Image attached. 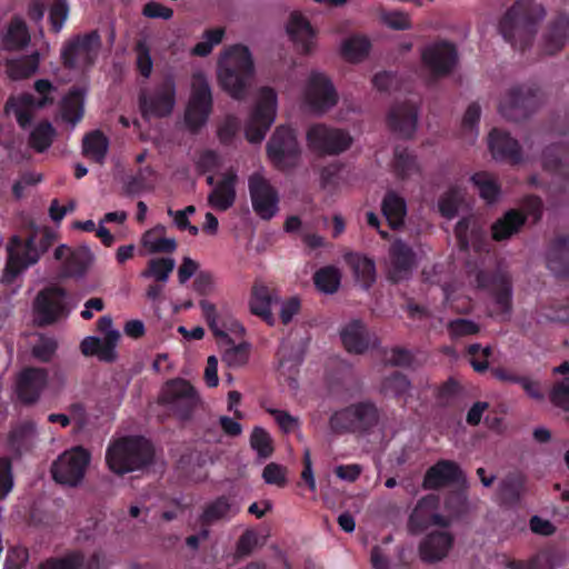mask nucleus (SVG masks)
<instances>
[{"mask_svg":"<svg viewBox=\"0 0 569 569\" xmlns=\"http://www.w3.org/2000/svg\"><path fill=\"white\" fill-rule=\"evenodd\" d=\"M287 32L302 53L307 54L312 51L316 33L309 20L301 13L293 12L290 16Z\"/></svg>","mask_w":569,"mask_h":569,"instance_id":"nucleus-32","label":"nucleus"},{"mask_svg":"<svg viewBox=\"0 0 569 569\" xmlns=\"http://www.w3.org/2000/svg\"><path fill=\"white\" fill-rule=\"evenodd\" d=\"M57 241V233L44 228L32 232L26 239L20 236L10 238L7 244V262L3 269L2 282L11 284L29 267L36 264Z\"/></svg>","mask_w":569,"mask_h":569,"instance_id":"nucleus-2","label":"nucleus"},{"mask_svg":"<svg viewBox=\"0 0 569 569\" xmlns=\"http://www.w3.org/2000/svg\"><path fill=\"white\" fill-rule=\"evenodd\" d=\"M82 148L87 157L102 163L109 149V140L100 130H94L83 138Z\"/></svg>","mask_w":569,"mask_h":569,"instance_id":"nucleus-46","label":"nucleus"},{"mask_svg":"<svg viewBox=\"0 0 569 569\" xmlns=\"http://www.w3.org/2000/svg\"><path fill=\"white\" fill-rule=\"evenodd\" d=\"M545 16V8L535 0H517L500 19L498 29L513 49L525 51L532 44Z\"/></svg>","mask_w":569,"mask_h":569,"instance_id":"nucleus-1","label":"nucleus"},{"mask_svg":"<svg viewBox=\"0 0 569 569\" xmlns=\"http://www.w3.org/2000/svg\"><path fill=\"white\" fill-rule=\"evenodd\" d=\"M547 267L558 278L569 274V236H558L550 242Z\"/></svg>","mask_w":569,"mask_h":569,"instance_id":"nucleus-33","label":"nucleus"},{"mask_svg":"<svg viewBox=\"0 0 569 569\" xmlns=\"http://www.w3.org/2000/svg\"><path fill=\"white\" fill-rule=\"evenodd\" d=\"M343 347L350 353L361 355L371 345V335L363 321L353 319L340 331Z\"/></svg>","mask_w":569,"mask_h":569,"instance_id":"nucleus-30","label":"nucleus"},{"mask_svg":"<svg viewBox=\"0 0 569 569\" xmlns=\"http://www.w3.org/2000/svg\"><path fill=\"white\" fill-rule=\"evenodd\" d=\"M167 228L163 224H157L147 230L142 236V244L151 253H172L177 250V241L174 238L163 237Z\"/></svg>","mask_w":569,"mask_h":569,"instance_id":"nucleus-40","label":"nucleus"},{"mask_svg":"<svg viewBox=\"0 0 569 569\" xmlns=\"http://www.w3.org/2000/svg\"><path fill=\"white\" fill-rule=\"evenodd\" d=\"M68 292L59 286L42 289L34 299V311L39 326H49L68 313L66 300Z\"/></svg>","mask_w":569,"mask_h":569,"instance_id":"nucleus-18","label":"nucleus"},{"mask_svg":"<svg viewBox=\"0 0 569 569\" xmlns=\"http://www.w3.org/2000/svg\"><path fill=\"white\" fill-rule=\"evenodd\" d=\"M280 375L296 382L299 367L303 361V353L299 348L282 343L277 352Z\"/></svg>","mask_w":569,"mask_h":569,"instance_id":"nucleus-42","label":"nucleus"},{"mask_svg":"<svg viewBox=\"0 0 569 569\" xmlns=\"http://www.w3.org/2000/svg\"><path fill=\"white\" fill-rule=\"evenodd\" d=\"M273 297L270 289L264 284H254L250 297V311L260 317L267 325L273 326L276 319L271 312Z\"/></svg>","mask_w":569,"mask_h":569,"instance_id":"nucleus-37","label":"nucleus"},{"mask_svg":"<svg viewBox=\"0 0 569 569\" xmlns=\"http://www.w3.org/2000/svg\"><path fill=\"white\" fill-rule=\"evenodd\" d=\"M489 149L498 161L519 164L522 161V150L518 140L508 132L493 128L489 133Z\"/></svg>","mask_w":569,"mask_h":569,"instance_id":"nucleus-26","label":"nucleus"},{"mask_svg":"<svg viewBox=\"0 0 569 569\" xmlns=\"http://www.w3.org/2000/svg\"><path fill=\"white\" fill-rule=\"evenodd\" d=\"M527 222V216L518 209L506 211L491 226V237L495 241H503L517 234Z\"/></svg>","mask_w":569,"mask_h":569,"instance_id":"nucleus-34","label":"nucleus"},{"mask_svg":"<svg viewBox=\"0 0 569 569\" xmlns=\"http://www.w3.org/2000/svg\"><path fill=\"white\" fill-rule=\"evenodd\" d=\"M479 289L486 290L496 303V313L509 318L512 311L511 277L501 270H478L475 278Z\"/></svg>","mask_w":569,"mask_h":569,"instance_id":"nucleus-10","label":"nucleus"},{"mask_svg":"<svg viewBox=\"0 0 569 569\" xmlns=\"http://www.w3.org/2000/svg\"><path fill=\"white\" fill-rule=\"evenodd\" d=\"M238 173L234 168L226 170L220 181L216 183L211 192L208 194V203L218 211H227L230 209L237 198Z\"/></svg>","mask_w":569,"mask_h":569,"instance_id":"nucleus-28","label":"nucleus"},{"mask_svg":"<svg viewBox=\"0 0 569 569\" xmlns=\"http://www.w3.org/2000/svg\"><path fill=\"white\" fill-rule=\"evenodd\" d=\"M254 72L253 59L248 47L233 44L227 48L218 61V79L232 98L241 99Z\"/></svg>","mask_w":569,"mask_h":569,"instance_id":"nucleus-3","label":"nucleus"},{"mask_svg":"<svg viewBox=\"0 0 569 569\" xmlns=\"http://www.w3.org/2000/svg\"><path fill=\"white\" fill-rule=\"evenodd\" d=\"M329 428L336 435L356 432L350 406L337 410L330 416Z\"/></svg>","mask_w":569,"mask_h":569,"instance_id":"nucleus-56","label":"nucleus"},{"mask_svg":"<svg viewBox=\"0 0 569 569\" xmlns=\"http://www.w3.org/2000/svg\"><path fill=\"white\" fill-rule=\"evenodd\" d=\"M199 402L196 388L183 378L167 381L159 395V403L182 422L192 418Z\"/></svg>","mask_w":569,"mask_h":569,"instance_id":"nucleus-6","label":"nucleus"},{"mask_svg":"<svg viewBox=\"0 0 569 569\" xmlns=\"http://www.w3.org/2000/svg\"><path fill=\"white\" fill-rule=\"evenodd\" d=\"M355 277L363 289L368 290L376 281V264L370 258L355 254L350 258Z\"/></svg>","mask_w":569,"mask_h":569,"instance_id":"nucleus-48","label":"nucleus"},{"mask_svg":"<svg viewBox=\"0 0 569 569\" xmlns=\"http://www.w3.org/2000/svg\"><path fill=\"white\" fill-rule=\"evenodd\" d=\"M356 432H368L373 429L380 419L379 409L371 400H363L350 405Z\"/></svg>","mask_w":569,"mask_h":569,"instance_id":"nucleus-36","label":"nucleus"},{"mask_svg":"<svg viewBox=\"0 0 569 569\" xmlns=\"http://www.w3.org/2000/svg\"><path fill=\"white\" fill-rule=\"evenodd\" d=\"M460 204V197L456 189H449L438 200L440 214L446 219H452L457 216Z\"/></svg>","mask_w":569,"mask_h":569,"instance_id":"nucleus-62","label":"nucleus"},{"mask_svg":"<svg viewBox=\"0 0 569 569\" xmlns=\"http://www.w3.org/2000/svg\"><path fill=\"white\" fill-rule=\"evenodd\" d=\"M440 499L437 495L430 493L418 500L408 519V528L412 535H418L430 526L447 528L450 520L438 513Z\"/></svg>","mask_w":569,"mask_h":569,"instance_id":"nucleus-20","label":"nucleus"},{"mask_svg":"<svg viewBox=\"0 0 569 569\" xmlns=\"http://www.w3.org/2000/svg\"><path fill=\"white\" fill-rule=\"evenodd\" d=\"M101 44L98 30L71 37L62 44L60 51L62 66L68 70L91 69L98 59Z\"/></svg>","mask_w":569,"mask_h":569,"instance_id":"nucleus-5","label":"nucleus"},{"mask_svg":"<svg viewBox=\"0 0 569 569\" xmlns=\"http://www.w3.org/2000/svg\"><path fill=\"white\" fill-rule=\"evenodd\" d=\"M199 307L209 329L216 338L223 340L224 343H232L234 341L229 337V333L237 338L244 336V327L227 308L218 310L214 303L206 299L199 301Z\"/></svg>","mask_w":569,"mask_h":569,"instance_id":"nucleus-17","label":"nucleus"},{"mask_svg":"<svg viewBox=\"0 0 569 569\" xmlns=\"http://www.w3.org/2000/svg\"><path fill=\"white\" fill-rule=\"evenodd\" d=\"M239 507L227 496H220L209 502L200 515V522L204 527L212 526L221 520H229L239 512Z\"/></svg>","mask_w":569,"mask_h":569,"instance_id":"nucleus-35","label":"nucleus"},{"mask_svg":"<svg viewBox=\"0 0 569 569\" xmlns=\"http://www.w3.org/2000/svg\"><path fill=\"white\" fill-rule=\"evenodd\" d=\"M212 108V92L206 76L202 72L193 73L191 93L183 114L184 124L192 134H197L207 124Z\"/></svg>","mask_w":569,"mask_h":569,"instance_id":"nucleus-7","label":"nucleus"},{"mask_svg":"<svg viewBox=\"0 0 569 569\" xmlns=\"http://www.w3.org/2000/svg\"><path fill=\"white\" fill-rule=\"evenodd\" d=\"M57 137V130L48 120L40 121L30 132L28 144L36 152L42 153L47 151Z\"/></svg>","mask_w":569,"mask_h":569,"instance_id":"nucleus-45","label":"nucleus"},{"mask_svg":"<svg viewBox=\"0 0 569 569\" xmlns=\"http://www.w3.org/2000/svg\"><path fill=\"white\" fill-rule=\"evenodd\" d=\"M465 482L466 475L456 461L440 459L426 471L422 487L428 490H438Z\"/></svg>","mask_w":569,"mask_h":569,"instance_id":"nucleus-23","label":"nucleus"},{"mask_svg":"<svg viewBox=\"0 0 569 569\" xmlns=\"http://www.w3.org/2000/svg\"><path fill=\"white\" fill-rule=\"evenodd\" d=\"M91 461L90 452L81 446L64 451L53 462L51 472L56 482L77 487L84 478Z\"/></svg>","mask_w":569,"mask_h":569,"instance_id":"nucleus-13","label":"nucleus"},{"mask_svg":"<svg viewBox=\"0 0 569 569\" xmlns=\"http://www.w3.org/2000/svg\"><path fill=\"white\" fill-rule=\"evenodd\" d=\"M565 149L562 143H553L546 147L542 151L543 169L559 177H566L568 172L561 159Z\"/></svg>","mask_w":569,"mask_h":569,"instance_id":"nucleus-51","label":"nucleus"},{"mask_svg":"<svg viewBox=\"0 0 569 569\" xmlns=\"http://www.w3.org/2000/svg\"><path fill=\"white\" fill-rule=\"evenodd\" d=\"M392 164L396 176L402 180L419 171L417 157L399 146L395 148Z\"/></svg>","mask_w":569,"mask_h":569,"instance_id":"nucleus-47","label":"nucleus"},{"mask_svg":"<svg viewBox=\"0 0 569 569\" xmlns=\"http://www.w3.org/2000/svg\"><path fill=\"white\" fill-rule=\"evenodd\" d=\"M3 41L6 48L9 50L24 48L30 41L26 23L18 18L12 19L9 23Z\"/></svg>","mask_w":569,"mask_h":569,"instance_id":"nucleus-52","label":"nucleus"},{"mask_svg":"<svg viewBox=\"0 0 569 569\" xmlns=\"http://www.w3.org/2000/svg\"><path fill=\"white\" fill-rule=\"evenodd\" d=\"M526 477L520 472L508 473L498 486L499 503L506 508L518 506L526 492Z\"/></svg>","mask_w":569,"mask_h":569,"instance_id":"nucleus-31","label":"nucleus"},{"mask_svg":"<svg viewBox=\"0 0 569 569\" xmlns=\"http://www.w3.org/2000/svg\"><path fill=\"white\" fill-rule=\"evenodd\" d=\"M453 542L455 537L443 528L432 530L419 542V557L426 563L441 561L448 556Z\"/></svg>","mask_w":569,"mask_h":569,"instance_id":"nucleus-24","label":"nucleus"},{"mask_svg":"<svg viewBox=\"0 0 569 569\" xmlns=\"http://www.w3.org/2000/svg\"><path fill=\"white\" fill-rule=\"evenodd\" d=\"M448 331L451 337L459 338L478 333L480 327L470 319L458 318L448 323Z\"/></svg>","mask_w":569,"mask_h":569,"instance_id":"nucleus-64","label":"nucleus"},{"mask_svg":"<svg viewBox=\"0 0 569 569\" xmlns=\"http://www.w3.org/2000/svg\"><path fill=\"white\" fill-rule=\"evenodd\" d=\"M540 103V89L535 83L515 86L506 93L499 104L500 114L519 122L527 119Z\"/></svg>","mask_w":569,"mask_h":569,"instance_id":"nucleus-9","label":"nucleus"},{"mask_svg":"<svg viewBox=\"0 0 569 569\" xmlns=\"http://www.w3.org/2000/svg\"><path fill=\"white\" fill-rule=\"evenodd\" d=\"M69 4L67 0H53L50 9H49V23L50 30L53 33H59L64 22L69 17Z\"/></svg>","mask_w":569,"mask_h":569,"instance_id":"nucleus-59","label":"nucleus"},{"mask_svg":"<svg viewBox=\"0 0 569 569\" xmlns=\"http://www.w3.org/2000/svg\"><path fill=\"white\" fill-rule=\"evenodd\" d=\"M248 190L252 209L262 220H271L279 210V193L271 182L260 172L248 178Z\"/></svg>","mask_w":569,"mask_h":569,"instance_id":"nucleus-15","label":"nucleus"},{"mask_svg":"<svg viewBox=\"0 0 569 569\" xmlns=\"http://www.w3.org/2000/svg\"><path fill=\"white\" fill-rule=\"evenodd\" d=\"M390 268L389 279L393 283L408 278L416 263V253L412 248L402 240H396L389 250Z\"/></svg>","mask_w":569,"mask_h":569,"instance_id":"nucleus-27","label":"nucleus"},{"mask_svg":"<svg viewBox=\"0 0 569 569\" xmlns=\"http://www.w3.org/2000/svg\"><path fill=\"white\" fill-rule=\"evenodd\" d=\"M549 398L552 405L569 411V377H566L552 386Z\"/></svg>","mask_w":569,"mask_h":569,"instance_id":"nucleus-63","label":"nucleus"},{"mask_svg":"<svg viewBox=\"0 0 569 569\" xmlns=\"http://www.w3.org/2000/svg\"><path fill=\"white\" fill-rule=\"evenodd\" d=\"M478 193L487 204H493L501 194V186L497 179L487 171H478L470 178Z\"/></svg>","mask_w":569,"mask_h":569,"instance_id":"nucleus-44","label":"nucleus"},{"mask_svg":"<svg viewBox=\"0 0 569 569\" xmlns=\"http://www.w3.org/2000/svg\"><path fill=\"white\" fill-rule=\"evenodd\" d=\"M370 49L371 43L367 37L353 34L342 41L340 54L345 60L358 63L368 57Z\"/></svg>","mask_w":569,"mask_h":569,"instance_id":"nucleus-43","label":"nucleus"},{"mask_svg":"<svg viewBox=\"0 0 569 569\" xmlns=\"http://www.w3.org/2000/svg\"><path fill=\"white\" fill-rule=\"evenodd\" d=\"M53 257L56 260H63V272L68 277H82L92 260L91 252L88 248L79 247L71 249L67 244L58 246Z\"/></svg>","mask_w":569,"mask_h":569,"instance_id":"nucleus-29","label":"nucleus"},{"mask_svg":"<svg viewBox=\"0 0 569 569\" xmlns=\"http://www.w3.org/2000/svg\"><path fill=\"white\" fill-rule=\"evenodd\" d=\"M229 348L223 353V361L229 367H241L247 363L249 358L250 345L248 342H241L239 345L227 343Z\"/></svg>","mask_w":569,"mask_h":569,"instance_id":"nucleus-61","label":"nucleus"},{"mask_svg":"<svg viewBox=\"0 0 569 569\" xmlns=\"http://www.w3.org/2000/svg\"><path fill=\"white\" fill-rule=\"evenodd\" d=\"M177 86L172 76H166L151 92L139 96V109L144 119L166 118L176 106Z\"/></svg>","mask_w":569,"mask_h":569,"instance_id":"nucleus-11","label":"nucleus"},{"mask_svg":"<svg viewBox=\"0 0 569 569\" xmlns=\"http://www.w3.org/2000/svg\"><path fill=\"white\" fill-rule=\"evenodd\" d=\"M418 123V107L412 101H405L391 107L387 116L389 129L401 138L413 136Z\"/></svg>","mask_w":569,"mask_h":569,"instance_id":"nucleus-25","label":"nucleus"},{"mask_svg":"<svg viewBox=\"0 0 569 569\" xmlns=\"http://www.w3.org/2000/svg\"><path fill=\"white\" fill-rule=\"evenodd\" d=\"M224 33L222 27L204 30L202 40L191 49V53L196 57L209 56L213 47L222 42Z\"/></svg>","mask_w":569,"mask_h":569,"instance_id":"nucleus-54","label":"nucleus"},{"mask_svg":"<svg viewBox=\"0 0 569 569\" xmlns=\"http://www.w3.org/2000/svg\"><path fill=\"white\" fill-rule=\"evenodd\" d=\"M154 449L143 437H123L110 443L106 452L109 469L124 475L143 469L152 463Z\"/></svg>","mask_w":569,"mask_h":569,"instance_id":"nucleus-4","label":"nucleus"},{"mask_svg":"<svg viewBox=\"0 0 569 569\" xmlns=\"http://www.w3.org/2000/svg\"><path fill=\"white\" fill-rule=\"evenodd\" d=\"M48 370L44 368L27 367L17 376L16 393L18 400L27 406L34 405L48 385Z\"/></svg>","mask_w":569,"mask_h":569,"instance_id":"nucleus-22","label":"nucleus"},{"mask_svg":"<svg viewBox=\"0 0 569 569\" xmlns=\"http://www.w3.org/2000/svg\"><path fill=\"white\" fill-rule=\"evenodd\" d=\"M83 103V91L77 87L71 88L60 103L62 120L72 124L80 122L84 112Z\"/></svg>","mask_w":569,"mask_h":569,"instance_id":"nucleus-41","label":"nucleus"},{"mask_svg":"<svg viewBox=\"0 0 569 569\" xmlns=\"http://www.w3.org/2000/svg\"><path fill=\"white\" fill-rule=\"evenodd\" d=\"M341 282V274L338 268L326 266L317 270L313 274L316 288L323 293L332 295L338 291Z\"/></svg>","mask_w":569,"mask_h":569,"instance_id":"nucleus-49","label":"nucleus"},{"mask_svg":"<svg viewBox=\"0 0 569 569\" xmlns=\"http://www.w3.org/2000/svg\"><path fill=\"white\" fill-rule=\"evenodd\" d=\"M381 211L391 229L397 230L405 223L407 216L406 200L395 191H388L381 203Z\"/></svg>","mask_w":569,"mask_h":569,"instance_id":"nucleus-38","label":"nucleus"},{"mask_svg":"<svg viewBox=\"0 0 569 569\" xmlns=\"http://www.w3.org/2000/svg\"><path fill=\"white\" fill-rule=\"evenodd\" d=\"M14 488V475L11 458L0 456V501L4 500Z\"/></svg>","mask_w":569,"mask_h":569,"instance_id":"nucleus-57","label":"nucleus"},{"mask_svg":"<svg viewBox=\"0 0 569 569\" xmlns=\"http://www.w3.org/2000/svg\"><path fill=\"white\" fill-rule=\"evenodd\" d=\"M83 566V555L72 552L62 558H50L39 565V569H80Z\"/></svg>","mask_w":569,"mask_h":569,"instance_id":"nucleus-58","label":"nucleus"},{"mask_svg":"<svg viewBox=\"0 0 569 569\" xmlns=\"http://www.w3.org/2000/svg\"><path fill=\"white\" fill-rule=\"evenodd\" d=\"M471 222L472 219L470 217H463L455 227V236L461 251H467L470 247L471 240L476 239L478 236L479 231L475 228L471 229Z\"/></svg>","mask_w":569,"mask_h":569,"instance_id":"nucleus-60","label":"nucleus"},{"mask_svg":"<svg viewBox=\"0 0 569 569\" xmlns=\"http://www.w3.org/2000/svg\"><path fill=\"white\" fill-rule=\"evenodd\" d=\"M250 446L260 459H268L273 453L270 435L261 427H254L250 435Z\"/></svg>","mask_w":569,"mask_h":569,"instance_id":"nucleus-55","label":"nucleus"},{"mask_svg":"<svg viewBox=\"0 0 569 569\" xmlns=\"http://www.w3.org/2000/svg\"><path fill=\"white\" fill-rule=\"evenodd\" d=\"M421 60L433 78H442L452 72L458 60V52L455 44L439 41L422 50Z\"/></svg>","mask_w":569,"mask_h":569,"instance_id":"nucleus-21","label":"nucleus"},{"mask_svg":"<svg viewBox=\"0 0 569 569\" xmlns=\"http://www.w3.org/2000/svg\"><path fill=\"white\" fill-rule=\"evenodd\" d=\"M97 329L103 335V338L89 336L80 343V350L83 356H96L100 361L111 363L117 359V345L120 339V332L112 329V318L102 316L97 321Z\"/></svg>","mask_w":569,"mask_h":569,"instance_id":"nucleus-14","label":"nucleus"},{"mask_svg":"<svg viewBox=\"0 0 569 569\" xmlns=\"http://www.w3.org/2000/svg\"><path fill=\"white\" fill-rule=\"evenodd\" d=\"M309 148L319 154H339L347 150L352 142L351 136L337 128L323 123L311 126L307 131Z\"/></svg>","mask_w":569,"mask_h":569,"instance_id":"nucleus-16","label":"nucleus"},{"mask_svg":"<svg viewBox=\"0 0 569 569\" xmlns=\"http://www.w3.org/2000/svg\"><path fill=\"white\" fill-rule=\"evenodd\" d=\"M277 111V93L270 87L259 92L257 104L246 126V138L251 143L261 142L272 126Z\"/></svg>","mask_w":569,"mask_h":569,"instance_id":"nucleus-12","label":"nucleus"},{"mask_svg":"<svg viewBox=\"0 0 569 569\" xmlns=\"http://www.w3.org/2000/svg\"><path fill=\"white\" fill-rule=\"evenodd\" d=\"M305 99L312 112L322 114L337 104L338 93L326 74L312 72L307 83Z\"/></svg>","mask_w":569,"mask_h":569,"instance_id":"nucleus-19","label":"nucleus"},{"mask_svg":"<svg viewBox=\"0 0 569 569\" xmlns=\"http://www.w3.org/2000/svg\"><path fill=\"white\" fill-rule=\"evenodd\" d=\"M174 260L168 257L153 258L147 263V268L141 271L144 279H153L157 282H167L174 269Z\"/></svg>","mask_w":569,"mask_h":569,"instance_id":"nucleus-50","label":"nucleus"},{"mask_svg":"<svg viewBox=\"0 0 569 569\" xmlns=\"http://www.w3.org/2000/svg\"><path fill=\"white\" fill-rule=\"evenodd\" d=\"M569 30V19L565 14H559L552 20L545 33V51L553 54L560 51L566 42Z\"/></svg>","mask_w":569,"mask_h":569,"instance_id":"nucleus-39","label":"nucleus"},{"mask_svg":"<svg viewBox=\"0 0 569 569\" xmlns=\"http://www.w3.org/2000/svg\"><path fill=\"white\" fill-rule=\"evenodd\" d=\"M410 386L407 376L396 371L382 380L380 392L386 397L400 398L409 391Z\"/></svg>","mask_w":569,"mask_h":569,"instance_id":"nucleus-53","label":"nucleus"},{"mask_svg":"<svg viewBox=\"0 0 569 569\" xmlns=\"http://www.w3.org/2000/svg\"><path fill=\"white\" fill-rule=\"evenodd\" d=\"M266 151L270 162L279 171L296 168L302 152L296 131L286 126L277 127L267 142Z\"/></svg>","mask_w":569,"mask_h":569,"instance_id":"nucleus-8","label":"nucleus"}]
</instances>
